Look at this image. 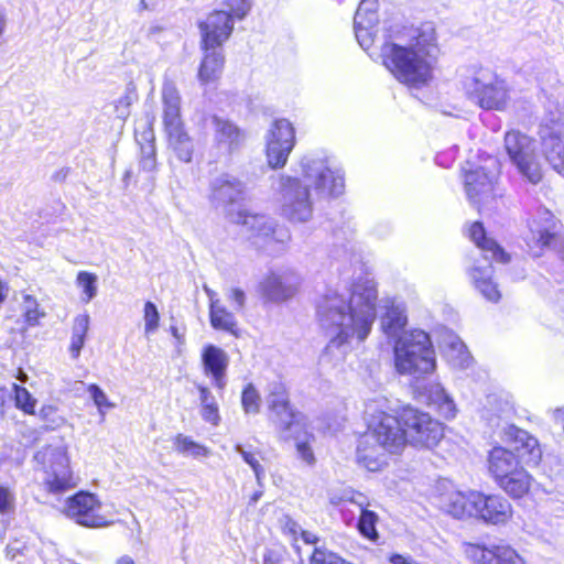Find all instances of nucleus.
Listing matches in <instances>:
<instances>
[{"label":"nucleus","mask_w":564,"mask_h":564,"mask_svg":"<svg viewBox=\"0 0 564 564\" xmlns=\"http://www.w3.org/2000/svg\"><path fill=\"white\" fill-rule=\"evenodd\" d=\"M301 279L292 270L279 269L270 271L261 281L260 290L271 301H285L294 296L300 288Z\"/></svg>","instance_id":"f3484780"},{"label":"nucleus","mask_w":564,"mask_h":564,"mask_svg":"<svg viewBox=\"0 0 564 564\" xmlns=\"http://www.w3.org/2000/svg\"><path fill=\"white\" fill-rule=\"evenodd\" d=\"M173 448L183 456L204 458L210 455V449L205 445L195 442L191 436L177 434L173 438Z\"/></svg>","instance_id":"e433bc0d"},{"label":"nucleus","mask_w":564,"mask_h":564,"mask_svg":"<svg viewBox=\"0 0 564 564\" xmlns=\"http://www.w3.org/2000/svg\"><path fill=\"white\" fill-rule=\"evenodd\" d=\"M205 52V56L198 69V79L203 85L217 80L221 75L224 66V57L220 51L209 48Z\"/></svg>","instance_id":"f704fd0d"},{"label":"nucleus","mask_w":564,"mask_h":564,"mask_svg":"<svg viewBox=\"0 0 564 564\" xmlns=\"http://www.w3.org/2000/svg\"><path fill=\"white\" fill-rule=\"evenodd\" d=\"M394 368L398 373L420 378L436 368L435 354L429 335L420 329L404 333L394 341Z\"/></svg>","instance_id":"20e7f679"},{"label":"nucleus","mask_w":564,"mask_h":564,"mask_svg":"<svg viewBox=\"0 0 564 564\" xmlns=\"http://www.w3.org/2000/svg\"><path fill=\"white\" fill-rule=\"evenodd\" d=\"M13 389L17 406L28 414H33L36 400L23 387L14 383Z\"/></svg>","instance_id":"3c124183"},{"label":"nucleus","mask_w":564,"mask_h":564,"mask_svg":"<svg viewBox=\"0 0 564 564\" xmlns=\"http://www.w3.org/2000/svg\"><path fill=\"white\" fill-rule=\"evenodd\" d=\"M302 178L280 175L276 191L281 195L283 215L291 221H307L313 214L310 186L317 194L337 196L344 192L341 171L322 155L308 154L301 160Z\"/></svg>","instance_id":"7ed1b4c3"},{"label":"nucleus","mask_w":564,"mask_h":564,"mask_svg":"<svg viewBox=\"0 0 564 564\" xmlns=\"http://www.w3.org/2000/svg\"><path fill=\"white\" fill-rule=\"evenodd\" d=\"M464 88L486 110L503 111L510 102L508 83L489 68L478 67L465 76Z\"/></svg>","instance_id":"1a4fd4ad"},{"label":"nucleus","mask_w":564,"mask_h":564,"mask_svg":"<svg viewBox=\"0 0 564 564\" xmlns=\"http://www.w3.org/2000/svg\"><path fill=\"white\" fill-rule=\"evenodd\" d=\"M89 315L79 314L74 319L72 338L69 344V351L73 359H77L80 355L82 348L85 345L86 336L89 329Z\"/></svg>","instance_id":"4c0bfd02"},{"label":"nucleus","mask_w":564,"mask_h":564,"mask_svg":"<svg viewBox=\"0 0 564 564\" xmlns=\"http://www.w3.org/2000/svg\"><path fill=\"white\" fill-rule=\"evenodd\" d=\"M495 564H528L527 560L509 544H497Z\"/></svg>","instance_id":"c03bdc74"},{"label":"nucleus","mask_w":564,"mask_h":564,"mask_svg":"<svg viewBox=\"0 0 564 564\" xmlns=\"http://www.w3.org/2000/svg\"><path fill=\"white\" fill-rule=\"evenodd\" d=\"M349 502L356 505L359 510V519L357 523V530L365 539L376 542L379 539L377 524L379 522L378 513L370 509L371 503L368 497L361 492H348L346 496Z\"/></svg>","instance_id":"bb28decb"},{"label":"nucleus","mask_w":564,"mask_h":564,"mask_svg":"<svg viewBox=\"0 0 564 564\" xmlns=\"http://www.w3.org/2000/svg\"><path fill=\"white\" fill-rule=\"evenodd\" d=\"M145 171H152L155 167V149L153 143L148 144L142 149V158L140 162Z\"/></svg>","instance_id":"4d7b16f0"},{"label":"nucleus","mask_w":564,"mask_h":564,"mask_svg":"<svg viewBox=\"0 0 564 564\" xmlns=\"http://www.w3.org/2000/svg\"><path fill=\"white\" fill-rule=\"evenodd\" d=\"M42 417L50 422L52 427H59L65 424V419L56 415V409L54 406H44L41 409Z\"/></svg>","instance_id":"bf43d9fd"},{"label":"nucleus","mask_w":564,"mask_h":564,"mask_svg":"<svg viewBox=\"0 0 564 564\" xmlns=\"http://www.w3.org/2000/svg\"><path fill=\"white\" fill-rule=\"evenodd\" d=\"M14 495L9 487L0 486V513L7 514L13 510Z\"/></svg>","instance_id":"5fc2aeb1"},{"label":"nucleus","mask_w":564,"mask_h":564,"mask_svg":"<svg viewBox=\"0 0 564 564\" xmlns=\"http://www.w3.org/2000/svg\"><path fill=\"white\" fill-rule=\"evenodd\" d=\"M227 300L231 303L234 310L240 311L245 306L246 295L240 289H230L227 294Z\"/></svg>","instance_id":"052dcab7"},{"label":"nucleus","mask_w":564,"mask_h":564,"mask_svg":"<svg viewBox=\"0 0 564 564\" xmlns=\"http://www.w3.org/2000/svg\"><path fill=\"white\" fill-rule=\"evenodd\" d=\"M34 459L43 474V486L48 492L62 494L78 486L79 477L70 466L66 445L43 446L35 453Z\"/></svg>","instance_id":"39448f33"},{"label":"nucleus","mask_w":564,"mask_h":564,"mask_svg":"<svg viewBox=\"0 0 564 564\" xmlns=\"http://www.w3.org/2000/svg\"><path fill=\"white\" fill-rule=\"evenodd\" d=\"M265 156L272 169L283 167L295 147V129L286 119L275 120L264 135Z\"/></svg>","instance_id":"4468645a"},{"label":"nucleus","mask_w":564,"mask_h":564,"mask_svg":"<svg viewBox=\"0 0 564 564\" xmlns=\"http://www.w3.org/2000/svg\"><path fill=\"white\" fill-rule=\"evenodd\" d=\"M171 335L177 340L178 344L184 343V332L181 330L176 325L170 326Z\"/></svg>","instance_id":"338daca9"},{"label":"nucleus","mask_w":564,"mask_h":564,"mask_svg":"<svg viewBox=\"0 0 564 564\" xmlns=\"http://www.w3.org/2000/svg\"><path fill=\"white\" fill-rule=\"evenodd\" d=\"M76 286L82 291L80 300L89 303L98 292V276L88 271H79L75 280Z\"/></svg>","instance_id":"a19ab883"},{"label":"nucleus","mask_w":564,"mask_h":564,"mask_svg":"<svg viewBox=\"0 0 564 564\" xmlns=\"http://www.w3.org/2000/svg\"><path fill=\"white\" fill-rule=\"evenodd\" d=\"M502 441L525 466H536L542 458L538 440L527 431L510 425L503 430Z\"/></svg>","instance_id":"2eb2a0df"},{"label":"nucleus","mask_w":564,"mask_h":564,"mask_svg":"<svg viewBox=\"0 0 564 564\" xmlns=\"http://www.w3.org/2000/svg\"><path fill=\"white\" fill-rule=\"evenodd\" d=\"M212 123L215 131V141L226 154L231 153L242 141L243 135L239 128L229 120L214 116Z\"/></svg>","instance_id":"7c9ffc66"},{"label":"nucleus","mask_w":564,"mask_h":564,"mask_svg":"<svg viewBox=\"0 0 564 564\" xmlns=\"http://www.w3.org/2000/svg\"><path fill=\"white\" fill-rule=\"evenodd\" d=\"M406 321L404 306L402 304H392L387 307V312L381 317V329L388 337L395 338L397 340L404 333L411 332L404 329Z\"/></svg>","instance_id":"2f4dec72"},{"label":"nucleus","mask_w":564,"mask_h":564,"mask_svg":"<svg viewBox=\"0 0 564 564\" xmlns=\"http://www.w3.org/2000/svg\"><path fill=\"white\" fill-rule=\"evenodd\" d=\"M520 457L503 446H495L488 455V468L499 487L512 498L525 496L532 485V476L523 467Z\"/></svg>","instance_id":"423d86ee"},{"label":"nucleus","mask_w":564,"mask_h":564,"mask_svg":"<svg viewBox=\"0 0 564 564\" xmlns=\"http://www.w3.org/2000/svg\"><path fill=\"white\" fill-rule=\"evenodd\" d=\"M377 24L367 25V22L361 24L355 22V34L359 45L364 50H368L373 43V29Z\"/></svg>","instance_id":"603ef678"},{"label":"nucleus","mask_w":564,"mask_h":564,"mask_svg":"<svg viewBox=\"0 0 564 564\" xmlns=\"http://www.w3.org/2000/svg\"><path fill=\"white\" fill-rule=\"evenodd\" d=\"M302 539L307 544H315L317 542V536L308 531L301 532Z\"/></svg>","instance_id":"774afa93"},{"label":"nucleus","mask_w":564,"mask_h":564,"mask_svg":"<svg viewBox=\"0 0 564 564\" xmlns=\"http://www.w3.org/2000/svg\"><path fill=\"white\" fill-rule=\"evenodd\" d=\"M232 221L245 227L246 231L250 235V238L254 240V243L275 239V223L264 214L240 210L237 215L232 216Z\"/></svg>","instance_id":"412c9836"},{"label":"nucleus","mask_w":564,"mask_h":564,"mask_svg":"<svg viewBox=\"0 0 564 564\" xmlns=\"http://www.w3.org/2000/svg\"><path fill=\"white\" fill-rule=\"evenodd\" d=\"M401 420L406 435V445L432 449L444 436L443 425L425 412L405 409Z\"/></svg>","instance_id":"f8f14e48"},{"label":"nucleus","mask_w":564,"mask_h":564,"mask_svg":"<svg viewBox=\"0 0 564 564\" xmlns=\"http://www.w3.org/2000/svg\"><path fill=\"white\" fill-rule=\"evenodd\" d=\"M198 392H199L200 408L206 406L207 404L212 405V404L217 403L215 397L213 395L212 391L208 388H206L204 386H198Z\"/></svg>","instance_id":"680f3d73"},{"label":"nucleus","mask_w":564,"mask_h":564,"mask_svg":"<svg viewBox=\"0 0 564 564\" xmlns=\"http://www.w3.org/2000/svg\"><path fill=\"white\" fill-rule=\"evenodd\" d=\"M447 359L453 367L458 369H466L471 365L473 358L467 351L466 346L460 343H453L447 351Z\"/></svg>","instance_id":"37998d69"},{"label":"nucleus","mask_w":564,"mask_h":564,"mask_svg":"<svg viewBox=\"0 0 564 564\" xmlns=\"http://www.w3.org/2000/svg\"><path fill=\"white\" fill-rule=\"evenodd\" d=\"M348 492H356V491L352 489H344L339 494H335V492L330 494V496H329L330 503L334 506H338L344 501L349 502V499L346 497L348 495Z\"/></svg>","instance_id":"e2e57ef3"},{"label":"nucleus","mask_w":564,"mask_h":564,"mask_svg":"<svg viewBox=\"0 0 564 564\" xmlns=\"http://www.w3.org/2000/svg\"><path fill=\"white\" fill-rule=\"evenodd\" d=\"M285 438H292L294 442L297 458L307 466H314L316 463L313 451L314 435L307 431L304 419L288 423V427L281 431Z\"/></svg>","instance_id":"393cba45"},{"label":"nucleus","mask_w":564,"mask_h":564,"mask_svg":"<svg viewBox=\"0 0 564 564\" xmlns=\"http://www.w3.org/2000/svg\"><path fill=\"white\" fill-rule=\"evenodd\" d=\"M496 545L484 543H465L464 553L474 564H495Z\"/></svg>","instance_id":"58836bf2"},{"label":"nucleus","mask_w":564,"mask_h":564,"mask_svg":"<svg viewBox=\"0 0 564 564\" xmlns=\"http://www.w3.org/2000/svg\"><path fill=\"white\" fill-rule=\"evenodd\" d=\"M311 564H352L325 547H316L311 556Z\"/></svg>","instance_id":"8fccbe9b"},{"label":"nucleus","mask_w":564,"mask_h":564,"mask_svg":"<svg viewBox=\"0 0 564 564\" xmlns=\"http://www.w3.org/2000/svg\"><path fill=\"white\" fill-rule=\"evenodd\" d=\"M87 392L97 408L99 415L104 420L107 411L113 409L116 404L109 400L106 392L97 384H89L87 387Z\"/></svg>","instance_id":"a18cd8bd"},{"label":"nucleus","mask_w":564,"mask_h":564,"mask_svg":"<svg viewBox=\"0 0 564 564\" xmlns=\"http://www.w3.org/2000/svg\"><path fill=\"white\" fill-rule=\"evenodd\" d=\"M10 288L7 281L0 278V304L4 303L9 296Z\"/></svg>","instance_id":"69168bd1"},{"label":"nucleus","mask_w":564,"mask_h":564,"mask_svg":"<svg viewBox=\"0 0 564 564\" xmlns=\"http://www.w3.org/2000/svg\"><path fill=\"white\" fill-rule=\"evenodd\" d=\"M387 401H369L366 404V433L394 456L406 447V435L402 420L386 411Z\"/></svg>","instance_id":"6e6552de"},{"label":"nucleus","mask_w":564,"mask_h":564,"mask_svg":"<svg viewBox=\"0 0 564 564\" xmlns=\"http://www.w3.org/2000/svg\"><path fill=\"white\" fill-rule=\"evenodd\" d=\"M556 226V219L549 210L539 213L529 223L530 236L528 237V245L533 256L539 257L542 248L550 246L555 237Z\"/></svg>","instance_id":"aec40b11"},{"label":"nucleus","mask_w":564,"mask_h":564,"mask_svg":"<svg viewBox=\"0 0 564 564\" xmlns=\"http://www.w3.org/2000/svg\"><path fill=\"white\" fill-rule=\"evenodd\" d=\"M505 148L522 177L532 184H538L542 180V167L532 138L517 130L509 131L505 135Z\"/></svg>","instance_id":"9d476101"},{"label":"nucleus","mask_w":564,"mask_h":564,"mask_svg":"<svg viewBox=\"0 0 564 564\" xmlns=\"http://www.w3.org/2000/svg\"><path fill=\"white\" fill-rule=\"evenodd\" d=\"M267 402L268 408L271 411V420L280 431L288 427V423H291L292 421L303 420V416L300 413H295L291 409L285 388L281 384H274L272 387Z\"/></svg>","instance_id":"b1692460"},{"label":"nucleus","mask_w":564,"mask_h":564,"mask_svg":"<svg viewBox=\"0 0 564 564\" xmlns=\"http://www.w3.org/2000/svg\"><path fill=\"white\" fill-rule=\"evenodd\" d=\"M469 237L475 245L486 253H491L495 261L506 263L510 260L506 253L492 239L486 237L485 229L481 223H474L469 228Z\"/></svg>","instance_id":"473e14b6"},{"label":"nucleus","mask_w":564,"mask_h":564,"mask_svg":"<svg viewBox=\"0 0 564 564\" xmlns=\"http://www.w3.org/2000/svg\"><path fill=\"white\" fill-rule=\"evenodd\" d=\"M468 275L474 286L490 302H498L501 293L492 281V268L489 264L475 263L468 270Z\"/></svg>","instance_id":"c756f323"},{"label":"nucleus","mask_w":564,"mask_h":564,"mask_svg":"<svg viewBox=\"0 0 564 564\" xmlns=\"http://www.w3.org/2000/svg\"><path fill=\"white\" fill-rule=\"evenodd\" d=\"M101 508L102 502L95 494L79 491L65 500L62 512L79 525L104 528L112 520L100 513Z\"/></svg>","instance_id":"ddd939ff"},{"label":"nucleus","mask_w":564,"mask_h":564,"mask_svg":"<svg viewBox=\"0 0 564 564\" xmlns=\"http://www.w3.org/2000/svg\"><path fill=\"white\" fill-rule=\"evenodd\" d=\"M144 334L150 336L154 334L160 325V313L153 302H145L143 307Z\"/></svg>","instance_id":"09e8293b"},{"label":"nucleus","mask_w":564,"mask_h":564,"mask_svg":"<svg viewBox=\"0 0 564 564\" xmlns=\"http://www.w3.org/2000/svg\"><path fill=\"white\" fill-rule=\"evenodd\" d=\"M235 451L240 454L243 462L252 469L258 485H262L265 477V470L260 463V453L258 451L248 449L241 444L235 445Z\"/></svg>","instance_id":"79ce46f5"},{"label":"nucleus","mask_w":564,"mask_h":564,"mask_svg":"<svg viewBox=\"0 0 564 564\" xmlns=\"http://www.w3.org/2000/svg\"><path fill=\"white\" fill-rule=\"evenodd\" d=\"M377 299L371 280L357 282L349 289H328L321 295L316 318L328 339L325 356L343 359L354 341L366 340L377 316Z\"/></svg>","instance_id":"f257e3e1"},{"label":"nucleus","mask_w":564,"mask_h":564,"mask_svg":"<svg viewBox=\"0 0 564 564\" xmlns=\"http://www.w3.org/2000/svg\"><path fill=\"white\" fill-rule=\"evenodd\" d=\"M7 557L19 564H39V554L34 545L22 539L12 540L7 546Z\"/></svg>","instance_id":"c9c22d12"},{"label":"nucleus","mask_w":564,"mask_h":564,"mask_svg":"<svg viewBox=\"0 0 564 564\" xmlns=\"http://www.w3.org/2000/svg\"><path fill=\"white\" fill-rule=\"evenodd\" d=\"M389 561L391 564H417L412 557L401 554H393Z\"/></svg>","instance_id":"0e129e2a"},{"label":"nucleus","mask_w":564,"mask_h":564,"mask_svg":"<svg viewBox=\"0 0 564 564\" xmlns=\"http://www.w3.org/2000/svg\"><path fill=\"white\" fill-rule=\"evenodd\" d=\"M205 292L209 300V319L213 328L238 336L237 322L232 313L226 310L215 291L205 288Z\"/></svg>","instance_id":"c85d7f7f"},{"label":"nucleus","mask_w":564,"mask_h":564,"mask_svg":"<svg viewBox=\"0 0 564 564\" xmlns=\"http://www.w3.org/2000/svg\"><path fill=\"white\" fill-rule=\"evenodd\" d=\"M378 0H361L355 15L356 23L367 22V25L377 24Z\"/></svg>","instance_id":"49530a36"},{"label":"nucleus","mask_w":564,"mask_h":564,"mask_svg":"<svg viewBox=\"0 0 564 564\" xmlns=\"http://www.w3.org/2000/svg\"><path fill=\"white\" fill-rule=\"evenodd\" d=\"M232 29L234 22L228 12L219 10L210 13L200 24L204 50L220 46L228 40Z\"/></svg>","instance_id":"6ab92c4d"},{"label":"nucleus","mask_w":564,"mask_h":564,"mask_svg":"<svg viewBox=\"0 0 564 564\" xmlns=\"http://www.w3.org/2000/svg\"><path fill=\"white\" fill-rule=\"evenodd\" d=\"M477 497V490L464 491L452 481L442 479L437 481L432 499L443 513L457 520H467L474 518Z\"/></svg>","instance_id":"9b49d317"},{"label":"nucleus","mask_w":564,"mask_h":564,"mask_svg":"<svg viewBox=\"0 0 564 564\" xmlns=\"http://www.w3.org/2000/svg\"><path fill=\"white\" fill-rule=\"evenodd\" d=\"M261 398L253 384L245 387L241 395V405L247 414H256L260 410Z\"/></svg>","instance_id":"de8ad7c7"},{"label":"nucleus","mask_w":564,"mask_h":564,"mask_svg":"<svg viewBox=\"0 0 564 564\" xmlns=\"http://www.w3.org/2000/svg\"><path fill=\"white\" fill-rule=\"evenodd\" d=\"M392 453L386 451L365 433L357 446V462L369 471H379L389 465Z\"/></svg>","instance_id":"5701e85b"},{"label":"nucleus","mask_w":564,"mask_h":564,"mask_svg":"<svg viewBox=\"0 0 564 564\" xmlns=\"http://www.w3.org/2000/svg\"><path fill=\"white\" fill-rule=\"evenodd\" d=\"M426 399L434 405L438 413L447 420L456 416L457 409L453 398L438 383H432L426 388Z\"/></svg>","instance_id":"72a5a7b5"},{"label":"nucleus","mask_w":564,"mask_h":564,"mask_svg":"<svg viewBox=\"0 0 564 564\" xmlns=\"http://www.w3.org/2000/svg\"><path fill=\"white\" fill-rule=\"evenodd\" d=\"M245 185L237 177L221 174L210 183V199L217 204H231L243 197Z\"/></svg>","instance_id":"cd10ccee"},{"label":"nucleus","mask_w":564,"mask_h":564,"mask_svg":"<svg viewBox=\"0 0 564 564\" xmlns=\"http://www.w3.org/2000/svg\"><path fill=\"white\" fill-rule=\"evenodd\" d=\"M200 415L204 421L210 423L212 425L216 426L219 424L220 415H219V409L218 404H212L200 408Z\"/></svg>","instance_id":"13d9d810"},{"label":"nucleus","mask_w":564,"mask_h":564,"mask_svg":"<svg viewBox=\"0 0 564 564\" xmlns=\"http://www.w3.org/2000/svg\"><path fill=\"white\" fill-rule=\"evenodd\" d=\"M541 138L546 160L554 171L564 177V126L543 127Z\"/></svg>","instance_id":"a878e982"},{"label":"nucleus","mask_w":564,"mask_h":564,"mask_svg":"<svg viewBox=\"0 0 564 564\" xmlns=\"http://www.w3.org/2000/svg\"><path fill=\"white\" fill-rule=\"evenodd\" d=\"M224 11L229 13V17L231 15L242 19L250 9L249 0H225L224 1Z\"/></svg>","instance_id":"864d4df0"},{"label":"nucleus","mask_w":564,"mask_h":564,"mask_svg":"<svg viewBox=\"0 0 564 564\" xmlns=\"http://www.w3.org/2000/svg\"><path fill=\"white\" fill-rule=\"evenodd\" d=\"M163 126L169 148L178 160L192 161L194 143L185 130L181 116V96L173 83H165L162 88Z\"/></svg>","instance_id":"0eeeda50"},{"label":"nucleus","mask_w":564,"mask_h":564,"mask_svg":"<svg viewBox=\"0 0 564 564\" xmlns=\"http://www.w3.org/2000/svg\"><path fill=\"white\" fill-rule=\"evenodd\" d=\"M133 101L134 97L132 94H127L117 100L115 105V111L119 119L124 120L129 116L130 107Z\"/></svg>","instance_id":"6e6d98bb"},{"label":"nucleus","mask_w":564,"mask_h":564,"mask_svg":"<svg viewBox=\"0 0 564 564\" xmlns=\"http://www.w3.org/2000/svg\"><path fill=\"white\" fill-rule=\"evenodd\" d=\"M497 173L485 167H476L465 172V191L469 202L481 210L495 197Z\"/></svg>","instance_id":"dca6fc26"},{"label":"nucleus","mask_w":564,"mask_h":564,"mask_svg":"<svg viewBox=\"0 0 564 564\" xmlns=\"http://www.w3.org/2000/svg\"><path fill=\"white\" fill-rule=\"evenodd\" d=\"M477 510L474 518L488 524L500 525L509 522L513 516L511 503L500 495H485L478 491Z\"/></svg>","instance_id":"a211bd4d"},{"label":"nucleus","mask_w":564,"mask_h":564,"mask_svg":"<svg viewBox=\"0 0 564 564\" xmlns=\"http://www.w3.org/2000/svg\"><path fill=\"white\" fill-rule=\"evenodd\" d=\"M383 65L393 77L411 88L430 85L437 69L440 47L432 23L400 31L381 48Z\"/></svg>","instance_id":"f03ea898"},{"label":"nucleus","mask_w":564,"mask_h":564,"mask_svg":"<svg viewBox=\"0 0 564 564\" xmlns=\"http://www.w3.org/2000/svg\"><path fill=\"white\" fill-rule=\"evenodd\" d=\"M21 312L24 322L29 326H36L40 319L45 316L44 310L41 307L37 299L31 294L22 293Z\"/></svg>","instance_id":"ea45409f"},{"label":"nucleus","mask_w":564,"mask_h":564,"mask_svg":"<svg viewBox=\"0 0 564 564\" xmlns=\"http://www.w3.org/2000/svg\"><path fill=\"white\" fill-rule=\"evenodd\" d=\"M203 371L212 377L215 387L223 390L226 386V372L229 366V356L220 347L207 344L203 347L202 354Z\"/></svg>","instance_id":"4be33fe9"}]
</instances>
